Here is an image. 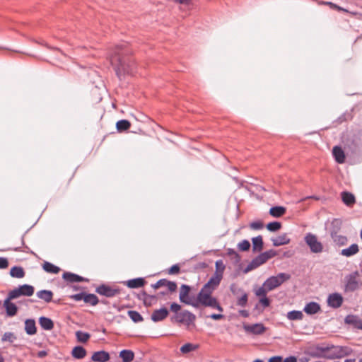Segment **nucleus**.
Listing matches in <instances>:
<instances>
[{
	"label": "nucleus",
	"mask_w": 362,
	"mask_h": 362,
	"mask_svg": "<svg viewBox=\"0 0 362 362\" xmlns=\"http://www.w3.org/2000/svg\"><path fill=\"white\" fill-rule=\"evenodd\" d=\"M212 291L202 288L197 298L191 303V305L198 308L199 306L209 307L223 312V309L221 306L217 299L212 296Z\"/></svg>",
	"instance_id": "2"
},
{
	"label": "nucleus",
	"mask_w": 362,
	"mask_h": 362,
	"mask_svg": "<svg viewBox=\"0 0 362 362\" xmlns=\"http://www.w3.org/2000/svg\"><path fill=\"white\" fill-rule=\"evenodd\" d=\"M39 324L45 330H51L54 327L52 320L46 317H40L39 318Z\"/></svg>",
	"instance_id": "26"
},
{
	"label": "nucleus",
	"mask_w": 362,
	"mask_h": 362,
	"mask_svg": "<svg viewBox=\"0 0 362 362\" xmlns=\"http://www.w3.org/2000/svg\"><path fill=\"white\" fill-rule=\"evenodd\" d=\"M264 225L261 221H254L250 224V227L253 230H259L263 228Z\"/></svg>",
	"instance_id": "49"
},
{
	"label": "nucleus",
	"mask_w": 362,
	"mask_h": 362,
	"mask_svg": "<svg viewBox=\"0 0 362 362\" xmlns=\"http://www.w3.org/2000/svg\"><path fill=\"white\" fill-rule=\"evenodd\" d=\"M180 308V305L176 303H173L170 305V310L174 313V314L179 313L181 311Z\"/></svg>",
	"instance_id": "52"
},
{
	"label": "nucleus",
	"mask_w": 362,
	"mask_h": 362,
	"mask_svg": "<svg viewBox=\"0 0 362 362\" xmlns=\"http://www.w3.org/2000/svg\"><path fill=\"white\" fill-rule=\"evenodd\" d=\"M130 122L126 119H122L117 122L116 127L119 132L127 130L130 127Z\"/></svg>",
	"instance_id": "39"
},
{
	"label": "nucleus",
	"mask_w": 362,
	"mask_h": 362,
	"mask_svg": "<svg viewBox=\"0 0 362 362\" xmlns=\"http://www.w3.org/2000/svg\"><path fill=\"white\" fill-rule=\"evenodd\" d=\"M252 250L254 252H260L263 248V240L262 235H258L252 239Z\"/></svg>",
	"instance_id": "29"
},
{
	"label": "nucleus",
	"mask_w": 362,
	"mask_h": 362,
	"mask_svg": "<svg viewBox=\"0 0 362 362\" xmlns=\"http://www.w3.org/2000/svg\"><path fill=\"white\" fill-rule=\"evenodd\" d=\"M165 287L169 292H175L177 290V284L174 281H168L165 279H160V288Z\"/></svg>",
	"instance_id": "27"
},
{
	"label": "nucleus",
	"mask_w": 362,
	"mask_h": 362,
	"mask_svg": "<svg viewBox=\"0 0 362 362\" xmlns=\"http://www.w3.org/2000/svg\"><path fill=\"white\" fill-rule=\"evenodd\" d=\"M34 287L28 284H23L19 286L18 288H14L8 293L10 298H17L20 296L30 297L34 293Z\"/></svg>",
	"instance_id": "7"
},
{
	"label": "nucleus",
	"mask_w": 362,
	"mask_h": 362,
	"mask_svg": "<svg viewBox=\"0 0 362 362\" xmlns=\"http://www.w3.org/2000/svg\"><path fill=\"white\" fill-rule=\"evenodd\" d=\"M304 240L313 253H321L323 251V245L315 234L308 233Z\"/></svg>",
	"instance_id": "6"
},
{
	"label": "nucleus",
	"mask_w": 362,
	"mask_h": 362,
	"mask_svg": "<svg viewBox=\"0 0 362 362\" xmlns=\"http://www.w3.org/2000/svg\"><path fill=\"white\" fill-rule=\"evenodd\" d=\"M216 268L217 270H220V273L222 274L225 268V266L223 265L222 260H218L216 262Z\"/></svg>",
	"instance_id": "57"
},
{
	"label": "nucleus",
	"mask_w": 362,
	"mask_h": 362,
	"mask_svg": "<svg viewBox=\"0 0 362 362\" xmlns=\"http://www.w3.org/2000/svg\"><path fill=\"white\" fill-rule=\"evenodd\" d=\"M97 293L106 297H113L119 293L118 288L106 285H101L96 288Z\"/></svg>",
	"instance_id": "12"
},
{
	"label": "nucleus",
	"mask_w": 362,
	"mask_h": 362,
	"mask_svg": "<svg viewBox=\"0 0 362 362\" xmlns=\"http://www.w3.org/2000/svg\"><path fill=\"white\" fill-rule=\"evenodd\" d=\"M199 348L198 344H194L191 343H187L181 346L180 351L182 354H188L191 351H195Z\"/></svg>",
	"instance_id": "36"
},
{
	"label": "nucleus",
	"mask_w": 362,
	"mask_h": 362,
	"mask_svg": "<svg viewBox=\"0 0 362 362\" xmlns=\"http://www.w3.org/2000/svg\"><path fill=\"white\" fill-rule=\"evenodd\" d=\"M268 291H269L263 284L262 286L256 290L255 295L259 298L266 297Z\"/></svg>",
	"instance_id": "46"
},
{
	"label": "nucleus",
	"mask_w": 362,
	"mask_h": 362,
	"mask_svg": "<svg viewBox=\"0 0 362 362\" xmlns=\"http://www.w3.org/2000/svg\"><path fill=\"white\" fill-rule=\"evenodd\" d=\"M8 266V262L6 258L0 257V269H6Z\"/></svg>",
	"instance_id": "55"
},
{
	"label": "nucleus",
	"mask_w": 362,
	"mask_h": 362,
	"mask_svg": "<svg viewBox=\"0 0 362 362\" xmlns=\"http://www.w3.org/2000/svg\"><path fill=\"white\" fill-rule=\"evenodd\" d=\"M240 314L241 316L244 317H248L249 315V313L248 311L245 310H240Z\"/></svg>",
	"instance_id": "63"
},
{
	"label": "nucleus",
	"mask_w": 362,
	"mask_h": 362,
	"mask_svg": "<svg viewBox=\"0 0 362 362\" xmlns=\"http://www.w3.org/2000/svg\"><path fill=\"white\" fill-rule=\"evenodd\" d=\"M222 274L216 272L215 274L210 278L209 281L205 284L202 288L214 292L222 279Z\"/></svg>",
	"instance_id": "9"
},
{
	"label": "nucleus",
	"mask_w": 362,
	"mask_h": 362,
	"mask_svg": "<svg viewBox=\"0 0 362 362\" xmlns=\"http://www.w3.org/2000/svg\"><path fill=\"white\" fill-rule=\"evenodd\" d=\"M359 251L358 245L356 243L351 245L349 247L341 250L340 254L344 257H351Z\"/></svg>",
	"instance_id": "18"
},
{
	"label": "nucleus",
	"mask_w": 362,
	"mask_h": 362,
	"mask_svg": "<svg viewBox=\"0 0 362 362\" xmlns=\"http://www.w3.org/2000/svg\"><path fill=\"white\" fill-rule=\"evenodd\" d=\"M332 154L335 160L338 163H344L345 161V154L342 148L339 146H334L332 149Z\"/></svg>",
	"instance_id": "17"
},
{
	"label": "nucleus",
	"mask_w": 362,
	"mask_h": 362,
	"mask_svg": "<svg viewBox=\"0 0 362 362\" xmlns=\"http://www.w3.org/2000/svg\"><path fill=\"white\" fill-rule=\"evenodd\" d=\"M85 295H86L85 293H77V294L71 296V298L76 301H79L81 300H84Z\"/></svg>",
	"instance_id": "56"
},
{
	"label": "nucleus",
	"mask_w": 362,
	"mask_h": 362,
	"mask_svg": "<svg viewBox=\"0 0 362 362\" xmlns=\"http://www.w3.org/2000/svg\"><path fill=\"white\" fill-rule=\"evenodd\" d=\"M273 245L275 247L288 244L290 243V238L288 237L286 233L279 235L276 238L272 239Z\"/></svg>",
	"instance_id": "20"
},
{
	"label": "nucleus",
	"mask_w": 362,
	"mask_h": 362,
	"mask_svg": "<svg viewBox=\"0 0 362 362\" xmlns=\"http://www.w3.org/2000/svg\"><path fill=\"white\" fill-rule=\"evenodd\" d=\"M151 318L154 322H158V310H154L151 315Z\"/></svg>",
	"instance_id": "60"
},
{
	"label": "nucleus",
	"mask_w": 362,
	"mask_h": 362,
	"mask_svg": "<svg viewBox=\"0 0 362 362\" xmlns=\"http://www.w3.org/2000/svg\"><path fill=\"white\" fill-rule=\"evenodd\" d=\"M290 278L291 275L288 274L279 273L276 276H272L268 278L264 282V286H265L267 290L271 291L281 286L284 282L288 280Z\"/></svg>",
	"instance_id": "5"
},
{
	"label": "nucleus",
	"mask_w": 362,
	"mask_h": 362,
	"mask_svg": "<svg viewBox=\"0 0 362 362\" xmlns=\"http://www.w3.org/2000/svg\"><path fill=\"white\" fill-rule=\"evenodd\" d=\"M320 310V305L316 302H310L304 307V312L308 315H314L318 313Z\"/></svg>",
	"instance_id": "19"
},
{
	"label": "nucleus",
	"mask_w": 362,
	"mask_h": 362,
	"mask_svg": "<svg viewBox=\"0 0 362 362\" xmlns=\"http://www.w3.org/2000/svg\"><path fill=\"white\" fill-rule=\"evenodd\" d=\"M42 267L45 271H46L48 273H52V274H57L60 270L58 267H57V266L54 265L53 264L48 262H45L43 264Z\"/></svg>",
	"instance_id": "34"
},
{
	"label": "nucleus",
	"mask_w": 362,
	"mask_h": 362,
	"mask_svg": "<svg viewBox=\"0 0 362 362\" xmlns=\"http://www.w3.org/2000/svg\"><path fill=\"white\" fill-rule=\"evenodd\" d=\"M330 236L334 243L338 247L346 245L348 242V238L345 235L338 234L337 230H332L330 232Z\"/></svg>",
	"instance_id": "14"
},
{
	"label": "nucleus",
	"mask_w": 362,
	"mask_h": 362,
	"mask_svg": "<svg viewBox=\"0 0 362 362\" xmlns=\"http://www.w3.org/2000/svg\"><path fill=\"white\" fill-rule=\"evenodd\" d=\"M342 202L347 206H352L355 202L356 199L354 195L349 192H343L341 194Z\"/></svg>",
	"instance_id": "21"
},
{
	"label": "nucleus",
	"mask_w": 362,
	"mask_h": 362,
	"mask_svg": "<svg viewBox=\"0 0 362 362\" xmlns=\"http://www.w3.org/2000/svg\"><path fill=\"white\" fill-rule=\"evenodd\" d=\"M86 350L81 346H75L71 351V356L76 359H82L86 356Z\"/></svg>",
	"instance_id": "25"
},
{
	"label": "nucleus",
	"mask_w": 362,
	"mask_h": 362,
	"mask_svg": "<svg viewBox=\"0 0 362 362\" xmlns=\"http://www.w3.org/2000/svg\"><path fill=\"white\" fill-rule=\"evenodd\" d=\"M119 356L124 362H131L134 359V355L130 350H122L119 353Z\"/></svg>",
	"instance_id": "33"
},
{
	"label": "nucleus",
	"mask_w": 362,
	"mask_h": 362,
	"mask_svg": "<svg viewBox=\"0 0 362 362\" xmlns=\"http://www.w3.org/2000/svg\"><path fill=\"white\" fill-rule=\"evenodd\" d=\"M47 355V352L46 351H40L38 353H37V356L39 358H44Z\"/></svg>",
	"instance_id": "62"
},
{
	"label": "nucleus",
	"mask_w": 362,
	"mask_h": 362,
	"mask_svg": "<svg viewBox=\"0 0 362 362\" xmlns=\"http://www.w3.org/2000/svg\"><path fill=\"white\" fill-rule=\"evenodd\" d=\"M282 357L280 356H276L271 357L268 362H282Z\"/></svg>",
	"instance_id": "58"
},
{
	"label": "nucleus",
	"mask_w": 362,
	"mask_h": 362,
	"mask_svg": "<svg viewBox=\"0 0 362 362\" xmlns=\"http://www.w3.org/2000/svg\"><path fill=\"white\" fill-rule=\"evenodd\" d=\"M344 301L342 296L339 293H333L327 298V305L332 308L341 307Z\"/></svg>",
	"instance_id": "11"
},
{
	"label": "nucleus",
	"mask_w": 362,
	"mask_h": 362,
	"mask_svg": "<svg viewBox=\"0 0 362 362\" xmlns=\"http://www.w3.org/2000/svg\"><path fill=\"white\" fill-rule=\"evenodd\" d=\"M345 322L352 325L354 328L362 330V319L356 315H347L345 318Z\"/></svg>",
	"instance_id": "15"
},
{
	"label": "nucleus",
	"mask_w": 362,
	"mask_h": 362,
	"mask_svg": "<svg viewBox=\"0 0 362 362\" xmlns=\"http://www.w3.org/2000/svg\"><path fill=\"white\" fill-rule=\"evenodd\" d=\"M196 316L188 310H181L179 313L174 314L171 317V321L183 325L187 329L195 327Z\"/></svg>",
	"instance_id": "4"
},
{
	"label": "nucleus",
	"mask_w": 362,
	"mask_h": 362,
	"mask_svg": "<svg viewBox=\"0 0 362 362\" xmlns=\"http://www.w3.org/2000/svg\"><path fill=\"white\" fill-rule=\"evenodd\" d=\"M237 247L240 251H247L250 247V243L247 240H243L238 244Z\"/></svg>",
	"instance_id": "44"
},
{
	"label": "nucleus",
	"mask_w": 362,
	"mask_h": 362,
	"mask_svg": "<svg viewBox=\"0 0 362 362\" xmlns=\"http://www.w3.org/2000/svg\"><path fill=\"white\" fill-rule=\"evenodd\" d=\"M209 317L213 320H218L223 319L224 317V316L221 314H211L209 316Z\"/></svg>",
	"instance_id": "59"
},
{
	"label": "nucleus",
	"mask_w": 362,
	"mask_h": 362,
	"mask_svg": "<svg viewBox=\"0 0 362 362\" xmlns=\"http://www.w3.org/2000/svg\"><path fill=\"white\" fill-rule=\"evenodd\" d=\"M286 317L289 320H301L303 318V314L300 310H292L287 313Z\"/></svg>",
	"instance_id": "32"
},
{
	"label": "nucleus",
	"mask_w": 362,
	"mask_h": 362,
	"mask_svg": "<svg viewBox=\"0 0 362 362\" xmlns=\"http://www.w3.org/2000/svg\"><path fill=\"white\" fill-rule=\"evenodd\" d=\"M25 331L28 335H34L37 332L35 322L33 319H27L25 321Z\"/></svg>",
	"instance_id": "22"
},
{
	"label": "nucleus",
	"mask_w": 362,
	"mask_h": 362,
	"mask_svg": "<svg viewBox=\"0 0 362 362\" xmlns=\"http://www.w3.org/2000/svg\"><path fill=\"white\" fill-rule=\"evenodd\" d=\"M10 275L14 278L21 279L25 276V272L21 267H13L10 270Z\"/></svg>",
	"instance_id": "30"
},
{
	"label": "nucleus",
	"mask_w": 362,
	"mask_h": 362,
	"mask_svg": "<svg viewBox=\"0 0 362 362\" xmlns=\"http://www.w3.org/2000/svg\"><path fill=\"white\" fill-rule=\"evenodd\" d=\"M243 328L247 333L252 334L254 335H262L267 329V328L262 323L245 325L243 326Z\"/></svg>",
	"instance_id": "8"
},
{
	"label": "nucleus",
	"mask_w": 362,
	"mask_h": 362,
	"mask_svg": "<svg viewBox=\"0 0 362 362\" xmlns=\"http://www.w3.org/2000/svg\"><path fill=\"white\" fill-rule=\"evenodd\" d=\"M259 302L264 308L269 307L270 305V300L267 296L260 298Z\"/></svg>",
	"instance_id": "50"
},
{
	"label": "nucleus",
	"mask_w": 362,
	"mask_h": 362,
	"mask_svg": "<svg viewBox=\"0 0 362 362\" xmlns=\"http://www.w3.org/2000/svg\"><path fill=\"white\" fill-rule=\"evenodd\" d=\"M256 259L259 262V264L262 265L264 264L267 259L263 252L260 253L258 256L256 257Z\"/></svg>",
	"instance_id": "53"
},
{
	"label": "nucleus",
	"mask_w": 362,
	"mask_h": 362,
	"mask_svg": "<svg viewBox=\"0 0 362 362\" xmlns=\"http://www.w3.org/2000/svg\"><path fill=\"white\" fill-rule=\"evenodd\" d=\"M75 334L77 341L81 343L87 342L90 337V335L88 333L82 331H76Z\"/></svg>",
	"instance_id": "35"
},
{
	"label": "nucleus",
	"mask_w": 362,
	"mask_h": 362,
	"mask_svg": "<svg viewBox=\"0 0 362 362\" xmlns=\"http://www.w3.org/2000/svg\"><path fill=\"white\" fill-rule=\"evenodd\" d=\"M248 296L246 293H244L241 297L237 300V305L241 307H245L247 303Z\"/></svg>",
	"instance_id": "47"
},
{
	"label": "nucleus",
	"mask_w": 362,
	"mask_h": 362,
	"mask_svg": "<svg viewBox=\"0 0 362 362\" xmlns=\"http://www.w3.org/2000/svg\"><path fill=\"white\" fill-rule=\"evenodd\" d=\"M227 255L233 259L235 263H239L240 262L241 257L234 249H227Z\"/></svg>",
	"instance_id": "40"
},
{
	"label": "nucleus",
	"mask_w": 362,
	"mask_h": 362,
	"mask_svg": "<svg viewBox=\"0 0 362 362\" xmlns=\"http://www.w3.org/2000/svg\"><path fill=\"white\" fill-rule=\"evenodd\" d=\"M180 268L178 264H174L166 271V274L170 275L177 274L180 272Z\"/></svg>",
	"instance_id": "48"
},
{
	"label": "nucleus",
	"mask_w": 362,
	"mask_h": 362,
	"mask_svg": "<svg viewBox=\"0 0 362 362\" xmlns=\"http://www.w3.org/2000/svg\"><path fill=\"white\" fill-rule=\"evenodd\" d=\"M263 253L264 254L267 260L275 257L277 255L276 252L274 250H269L264 252Z\"/></svg>",
	"instance_id": "51"
},
{
	"label": "nucleus",
	"mask_w": 362,
	"mask_h": 362,
	"mask_svg": "<svg viewBox=\"0 0 362 362\" xmlns=\"http://www.w3.org/2000/svg\"><path fill=\"white\" fill-rule=\"evenodd\" d=\"M128 315L134 322H139L143 320L142 316L136 311L129 310L128 312Z\"/></svg>",
	"instance_id": "42"
},
{
	"label": "nucleus",
	"mask_w": 362,
	"mask_h": 362,
	"mask_svg": "<svg viewBox=\"0 0 362 362\" xmlns=\"http://www.w3.org/2000/svg\"><path fill=\"white\" fill-rule=\"evenodd\" d=\"M36 295L40 299L45 300L46 303H49L53 297V293L48 290H41L37 292Z\"/></svg>",
	"instance_id": "28"
},
{
	"label": "nucleus",
	"mask_w": 362,
	"mask_h": 362,
	"mask_svg": "<svg viewBox=\"0 0 362 362\" xmlns=\"http://www.w3.org/2000/svg\"><path fill=\"white\" fill-rule=\"evenodd\" d=\"M286 212V209L284 206H276L269 209V214L275 218H279L284 215Z\"/></svg>",
	"instance_id": "24"
},
{
	"label": "nucleus",
	"mask_w": 362,
	"mask_h": 362,
	"mask_svg": "<svg viewBox=\"0 0 362 362\" xmlns=\"http://www.w3.org/2000/svg\"><path fill=\"white\" fill-rule=\"evenodd\" d=\"M168 315V311L165 308H160V320L165 319Z\"/></svg>",
	"instance_id": "54"
},
{
	"label": "nucleus",
	"mask_w": 362,
	"mask_h": 362,
	"mask_svg": "<svg viewBox=\"0 0 362 362\" xmlns=\"http://www.w3.org/2000/svg\"><path fill=\"white\" fill-rule=\"evenodd\" d=\"M144 283L145 281L144 279L136 278L127 281L126 282H124V284L131 288H138L142 287L144 285Z\"/></svg>",
	"instance_id": "23"
},
{
	"label": "nucleus",
	"mask_w": 362,
	"mask_h": 362,
	"mask_svg": "<svg viewBox=\"0 0 362 362\" xmlns=\"http://www.w3.org/2000/svg\"><path fill=\"white\" fill-rule=\"evenodd\" d=\"M281 228V223L280 222L274 221L269 223L267 225V228L272 232H275L279 230Z\"/></svg>",
	"instance_id": "43"
},
{
	"label": "nucleus",
	"mask_w": 362,
	"mask_h": 362,
	"mask_svg": "<svg viewBox=\"0 0 362 362\" xmlns=\"http://www.w3.org/2000/svg\"><path fill=\"white\" fill-rule=\"evenodd\" d=\"M358 288V282L355 277H350L346 284V290L354 291Z\"/></svg>",
	"instance_id": "37"
},
{
	"label": "nucleus",
	"mask_w": 362,
	"mask_h": 362,
	"mask_svg": "<svg viewBox=\"0 0 362 362\" xmlns=\"http://www.w3.org/2000/svg\"><path fill=\"white\" fill-rule=\"evenodd\" d=\"M16 339V336L13 332H5L4 335L2 336L1 341H8V342H13L14 340Z\"/></svg>",
	"instance_id": "45"
},
{
	"label": "nucleus",
	"mask_w": 362,
	"mask_h": 362,
	"mask_svg": "<svg viewBox=\"0 0 362 362\" xmlns=\"http://www.w3.org/2000/svg\"><path fill=\"white\" fill-rule=\"evenodd\" d=\"M284 362H297V358H296V357H295V356H289V357H286V358L284 360Z\"/></svg>",
	"instance_id": "61"
},
{
	"label": "nucleus",
	"mask_w": 362,
	"mask_h": 362,
	"mask_svg": "<svg viewBox=\"0 0 362 362\" xmlns=\"http://www.w3.org/2000/svg\"><path fill=\"white\" fill-rule=\"evenodd\" d=\"M190 290L191 288L189 286L182 284L180 287L179 298L181 302L191 305V303H193V300L195 299V298L189 297V293Z\"/></svg>",
	"instance_id": "10"
},
{
	"label": "nucleus",
	"mask_w": 362,
	"mask_h": 362,
	"mask_svg": "<svg viewBox=\"0 0 362 362\" xmlns=\"http://www.w3.org/2000/svg\"><path fill=\"white\" fill-rule=\"evenodd\" d=\"M13 298H10V296L8 295V297L4 300V307L6 309V315L8 317H13L16 315L18 311V307L13 303H11V300Z\"/></svg>",
	"instance_id": "13"
},
{
	"label": "nucleus",
	"mask_w": 362,
	"mask_h": 362,
	"mask_svg": "<svg viewBox=\"0 0 362 362\" xmlns=\"http://www.w3.org/2000/svg\"><path fill=\"white\" fill-rule=\"evenodd\" d=\"M261 266V264H259V262L257 261V259H256V257H255L247 265V267L245 268L244 269V272L245 273H247L256 268H257L258 267Z\"/></svg>",
	"instance_id": "41"
},
{
	"label": "nucleus",
	"mask_w": 362,
	"mask_h": 362,
	"mask_svg": "<svg viewBox=\"0 0 362 362\" xmlns=\"http://www.w3.org/2000/svg\"><path fill=\"white\" fill-rule=\"evenodd\" d=\"M110 61L115 66L119 78L125 74H132L134 68V62L129 57V52L124 45H118L110 57Z\"/></svg>",
	"instance_id": "1"
},
{
	"label": "nucleus",
	"mask_w": 362,
	"mask_h": 362,
	"mask_svg": "<svg viewBox=\"0 0 362 362\" xmlns=\"http://www.w3.org/2000/svg\"><path fill=\"white\" fill-rule=\"evenodd\" d=\"M320 351L315 356L326 359L340 358L349 355L352 350L348 346H332L317 348Z\"/></svg>",
	"instance_id": "3"
},
{
	"label": "nucleus",
	"mask_w": 362,
	"mask_h": 362,
	"mask_svg": "<svg viewBox=\"0 0 362 362\" xmlns=\"http://www.w3.org/2000/svg\"><path fill=\"white\" fill-rule=\"evenodd\" d=\"M63 278L70 282H81L83 281V278L72 273L65 272L63 274Z\"/></svg>",
	"instance_id": "31"
},
{
	"label": "nucleus",
	"mask_w": 362,
	"mask_h": 362,
	"mask_svg": "<svg viewBox=\"0 0 362 362\" xmlns=\"http://www.w3.org/2000/svg\"><path fill=\"white\" fill-rule=\"evenodd\" d=\"M91 360L95 362H106L110 360V355L105 351H99L93 353Z\"/></svg>",
	"instance_id": "16"
},
{
	"label": "nucleus",
	"mask_w": 362,
	"mask_h": 362,
	"mask_svg": "<svg viewBox=\"0 0 362 362\" xmlns=\"http://www.w3.org/2000/svg\"><path fill=\"white\" fill-rule=\"evenodd\" d=\"M83 301L91 305H96L98 303V298L95 294L86 293Z\"/></svg>",
	"instance_id": "38"
},
{
	"label": "nucleus",
	"mask_w": 362,
	"mask_h": 362,
	"mask_svg": "<svg viewBox=\"0 0 362 362\" xmlns=\"http://www.w3.org/2000/svg\"><path fill=\"white\" fill-rule=\"evenodd\" d=\"M341 221L339 220V219H334L333 221H332V224L333 225H336V226H338L339 227L341 225Z\"/></svg>",
	"instance_id": "64"
}]
</instances>
